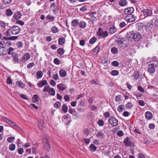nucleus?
I'll list each match as a JSON object with an SVG mask.
<instances>
[{
    "label": "nucleus",
    "mask_w": 158,
    "mask_h": 158,
    "mask_svg": "<svg viewBox=\"0 0 158 158\" xmlns=\"http://www.w3.org/2000/svg\"><path fill=\"white\" fill-rule=\"evenodd\" d=\"M18 36H12L10 37H3L2 39V41H0V45L9 47L11 45V43L9 40H14L17 39Z\"/></svg>",
    "instance_id": "f257e3e1"
},
{
    "label": "nucleus",
    "mask_w": 158,
    "mask_h": 158,
    "mask_svg": "<svg viewBox=\"0 0 158 158\" xmlns=\"http://www.w3.org/2000/svg\"><path fill=\"white\" fill-rule=\"evenodd\" d=\"M158 66V61H152L149 63L148 66V71L151 73H154L156 71L155 69Z\"/></svg>",
    "instance_id": "f03ea898"
},
{
    "label": "nucleus",
    "mask_w": 158,
    "mask_h": 158,
    "mask_svg": "<svg viewBox=\"0 0 158 158\" xmlns=\"http://www.w3.org/2000/svg\"><path fill=\"white\" fill-rule=\"evenodd\" d=\"M116 41L120 48H126L129 45V42L126 41L125 39L123 37H118Z\"/></svg>",
    "instance_id": "7ed1b4c3"
},
{
    "label": "nucleus",
    "mask_w": 158,
    "mask_h": 158,
    "mask_svg": "<svg viewBox=\"0 0 158 158\" xmlns=\"http://www.w3.org/2000/svg\"><path fill=\"white\" fill-rule=\"evenodd\" d=\"M97 34L100 37L104 38L107 37L108 35V32L107 31H103L101 27H99L98 31L97 32Z\"/></svg>",
    "instance_id": "20e7f679"
},
{
    "label": "nucleus",
    "mask_w": 158,
    "mask_h": 158,
    "mask_svg": "<svg viewBox=\"0 0 158 158\" xmlns=\"http://www.w3.org/2000/svg\"><path fill=\"white\" fill-rule=\"evenodd\" d=\"M12 34L16 35L19 33L20 31V28L18 26H14L10 27Z\"/></svg>",
    "instance_id": "39448f33"
},
{
    "label": "nucleus",
    "mask_w": 158,
    "mask_h": 158,
    "mask_svg": "<svg viewBox=\"0 0 158 158\" xmlns=\"http://www.w3.org/2000/svg\"><path fill=\"white\" fill-rule=\"evenodd\" d=\"M109 123L112 126H116L118 123V120L114 117H110L109 119Z\"/></svg>",
    "instance_id": "423d86ee"
},
{
    "label": "nucleus",
    "mask_w": 158,
    "mask_h": 158,
    "mask_svg": "<svg viewBox=\"0 0 158 158\" xmlns=\"http://www.w3.org/2000/svg\"><path fill=\"white\" fill-rule=\"evenodd\" d=\"M141 12L143 13L144 15L148 16H151L152 14V10L148 9L142 10Z\"/></svg>",
    "instance_id": "0eeeda50"
},
{
    "label": "nucleus",
    "mask_w": 158,
    "mask_h": 158,
    "mask_svg": "<svg viewBox=\"0 0 158 158\" xmlns=\"http://www.w3.org/2000/svg\"><path fill=\"white\" fill-rule=\"evenodd\" d=\"M134 10V8L133 7H128L125 9L124 13L125 14L131 15V14L133 12Z\"/></svg>",
    "instance_id": "6e6552de"
},
{
    "label": "nucleus",
    "mask_w": 158,
    "mask_h": 158,
    "mask_svg": "<svg viewBox=\"0 0 158 158\" xmlns=\"http://www.w3.org/2000/svg\"><path fill=\"white\" fill-rule=\"evenodd\" d=\"M141 35L138 32L134 33L133 31V39L135 41L139 40L141 38Z\"/></svg>",
    "instance_id": "1a4fd4ad"
},
{
    "label": "nucleus",
    "mask_w": 158,
    "mask_h": 158,
    "mask_svg": "<svg viewBox=\"0 0 158 158\" xmlns=\"http://www.w3.org/2000/svg\"><path fill=\"white\" fill-rule=\"evenodd\" d=\"M126 20L127 22H133L135 20V18L133 15H130L126 17Z\"/></svg>",
    "instance_id": "9d476101"
},
{
    "label": "nucleus",
    "mask_w": 158,
    "mask_h": 158,
    "mask_svg": "<svg viewBox=\"0 0 158 158\" xmlns=\"http://www.w3.org/2000/svg\"><path fill=\"white\" fill-rule=\"evenodd\" d=\"M124 143H125V145L127 147L131 146L132 144L130 138L128 137H127L124 139Z\"/></svg>",
    "instance_id": "9b49d317"
},
{
    "label": "nucleus",
    "mask_w": 158,
    "mask_h": 158,
    "mask_svg": "<svg viewBox=\"0 0 158 158\" xmlns=\"http://www.w3.org/2000/svg\"><path fill=\"white\" fill-rule=\"evenodd\" d=\"M133 31L127 32L126 34V38L130 41L132 40L133 39Z\"/></svg>",
    "instance_id": "f8f14e48"
},
{
    "label": "nucleus",
    "mask_w": 158,
    "mask_h": 158,
    "mask_svg": "<svg viewBox=\"0 0 158 158\" xmlns=\"http://www.w3.org/2000/svg\"><path fill=\"white\" fill-rule=\"evenodd\" d=\"M38 126L40 130H43L44 127V121L41 119H40L38 120Z\"/></svg>",
    "instance_id": "ddd939ff"
},
{
    "label": "nucleus",
    "mask_w": 158,
    "mask_h": 158,
    "mask_svg": "<svg viewBox=\"0 0 158 158\" xmlns=\"http://www.w3.org/2000/svg\"><path fill=\"white\" fill-rule=\"evenodd\" d=\"M5 47L0 45V56H4L6 55L7 52L8 50L6 51L4 49Z\"/></svg>",
    "instance_id": "4468645a"
},
{
    "label": "nucleus",
    "mask_w": 158,
    "mask_h": 158,
    "mask_svg": "<svg viewBox=\"0 0 158 158\" xmlns=\"http://www.w3.org/2000/svg\"><path fill=\"white\" fill-rule=\"evenodd\" d=\"M145 117L148 120H150L153 117L152 113L150 111H147L145 113Z\"/></svg>",
    "instance_id": "2eb2a0df"
},
{
    "label": "nucleus",
    "mask_w": 158,
    "mask_h": 158,
    "mask_svg": "<svg viewBox=\"0 0 158 158\" xmlns=\"http://www.w3.org/2000/svg\"><path fill=\"white\" fill-rule=\"evenodd\" d=\"M48 82L46 80L41 81L40 82L37 83V85L40 87H42L44 85H48Z\"/></svg>",
    "instance_id": "dca6fc26"
},
{
    "label": "nucleus",
    "mask_w": 158,
    "mask_h": 158,
    "mask_svg": "<svg viewBox=\"0 0 158 158\" xmlns=\"http://www.w3.org/2000/svg\"><path fill=\"white\" fill-rule=\"evenodd\" d=\"M11 56L13 58V60L14 62H16L18 61V54L15 52H12Z\"/></svg>",
    "instance_id": "f3484780"
},
{
    "label": "nucleus",
    "mask_w": 158,
    "mask_h": 158,
    "mask_svg": "<svg viewBox=\"0 0 158 158\" xmlns=\"http://www.w3.org/2000/svg\"><path fill=\"white\" fill-rule=\"evenodd\" d=\"M79 24L78 20L77 19L73 20L71 23V26L73 27H77Z\"/></svg>",
    "instance_id": "a211bd4d"
},
{
    "label": "nucleus",
    "mask_w": 158,
    "mask_h": 158,
    "mask_svg": "<svg viewBox=\"0 0 158 158\" xmlns=\"http://www.w3.org/2000/svg\"><path fill=\"white\" fill-rule=\"evenodd\" d=\"M59 75L61 77H65L67 75L66 72L64 69H61L59 72Z\"/></svg>",
    "instance_id": "6ab92c4d"
},
{
    "label": "nucleus",
    "mask_w": 158,
    "mask_h": 158,
    "mask_svg": "<svg viewBox=\"0 0 158 158\" xmlns=\"http://www.w3.org/2000/svg\"><path fill=\"white\" fill-rule=\"evenodd\" d=\"M46 141L45 143H44V146L46 150L48 152L50 151L51 148V146L49 144L48 142H47Z\"/></svg>",
    "instance_id": "aec40b11"
},
{
    "label": "nucleus",
    "mask_w": 158,
    "mask_h": 158,
    "mask_svg": "<svg viewBox=\"0 0 158 158\" xmlns=\"http://www.w3.org/2000/svg\"><path fill=\"white\" fill-rule=\"evenodd\" d=\"M127 2L126 0H120L119 2V5L121 6H124L127 5Z\"/></svg>",
    "instance_id": "412c9836"
},
{
    "label": "nucleus",
    "mask_w": 158,
    "mask_h": 158,
    "mask_svg": "<svg viewBox=\"0 0 158 158\" xmlns=\"http://www.w3.org/2000/svg\"><path fill=\"white\" fill-rule=\"evenodd\" d=\"M21 16L22 15L21 13L20 12L18 11L14 15L13 17L15 19H19L21 18Z\"/></svg>",
    "instance_id": "4be33fe9"
},
{
    "label": "nucleus",
    "mask_w": 158,
    "mask_h": 158,
    "mask_svg": "<svg viewBox=\"0 0 158 158\" xmlns=\"http://www.w3.org/2000/svg\"><path fill=\"white\" fill-rule=\"evenodd\" d=\"M80 28L82 29L85 28L86 26V23L84 21L80 22L79 24Z\"/></svg>",
    "instance_id": "5701e85b"
},
{
    "label": "nucleus",
    "mask_w": 158,
    "mask_h": 158,
    "mask_svg": "<svg viewBox=\"0 0 158 158\" xmlns=\"http://www.w3.org/2000/svg\"><path fill=\"white\" fill-rule=\"evenodd\" d=\"M64 51L63 49L60 48L57 50V53L60 56H61L64 54Z\"/></svg>",
    "instance_id": "b1692460"
},
{
    "label": "nucleus",
    "mask_w": 158,
    "mask_h": 158,
    "mask_svg": "<svg viewBox=\"0 0 158 158\" xmlns=\"http://www.w3.org/2000/svg\"><path fill=\"white\" fill-rule=\"evenodd\" d=\"M65 39L63 37H60L58 40V44L59 45H63L65 43Z\"/></svg>",
    "instance_id": "393cba45"
},
{
    "label": "nucleus",
    "mask_w": 158,
    "mask_h": 158,
    "mask_svg": "<svg viewBox=\"0 0 158 158\" xmlns=\"http://www.w3.org/2000/svg\"><path fill=\"white\" fill-rule=\"evenodd\" d=\"M43 74V73L42 71H37L36 73V76L37 77V79H38L41 78L42 77Z\"/></svg>",
    "instance_id": "a878e982"
},
{
    "label": "nucleus",
    "mask_w": 158,
    "mask_h": 158,
    "mask_svg": "<svg viewBox=\"0 0 158 158\" xmlns=\"http://www.w3.org/2000/svg\"><path fill=\"white\" fill-rule=\"evenodd\" d=\"M117 31V28L113 26L110 27L109 30L110 33V34H113L115 33Z\"/></svg>",
    "instance_id": "bb28decb"
},
{
    "label": "nucleus",
    "mask_w": 158,
    "mask_h": 158,
    "mask_svg": "<svg viewBox=\"0 0 158 158\" xmlns=\"http://www.w3.org/2000/svg\"><path fill=\"white\" fill-rule=\"evenodd\" d=\"M139 76V72L138 71H135L133 74V77L134 79L137 80Z\"/></svg>",
    "instance_id": "cd10ccee"
},
{
    "label": "nucleus",
    "mask_w": 158,
    "mask_h": 158,
    "mask_svg": "<svg viewBox=\"0 0 158 158\" xmlns=\"http://www.w3.org/2000/svg\"><path fill=\"white\" fill-rule=\"evenodd\" d=\"M89 148L91 152H94L96 150L97 147L94 144H91L90 145Z\"/></svg>",
    "instance_id": "c85d7f7f"
},
{
    "label": "nucleus",
    "mask_w": 158,
    "mask_h": 158,
    "mask_svg": "<svg viewBox=\"0 0 158 158\" xmlns=\"http://www.w3.org/2000/svg\"><path fill=\"white\" fill-rule=\"evenodd\" d=\"M111 51L113 54H116L118 53V49L116 47H113L111 48Z\"/></svg>",
    "instance_id": "c756f323"
},
{
    "label": "nucleus",
    "mask_w": 158,
    "mask_h": 158,
    "mask_svg": "<svg viewBox=\"0 0 158 158\" xmlns=\"http://www.w3.org/2000/svg\"><path fill=\"white\" fill-rule=\"evenodd\" d=\"M39 96L35 94L33 96L32 100L34 102H36L39 100Z\"/></svg>",
    "instance_id": "7c9ffc66"
},
{
    "label": "nucleus",
    "mask_w": 158,
    "mask_h": 158,
    "mask_svg": "<svg viewBox=\"0 0 158 158\" xmlns=\"http://www.w3.org/2000/svg\"><path fill=\"white\" fill-rule=\"evenodd\" d=\"M58 88L61 91H63L65 89L64 85L63 84L61 83L57 85Z\"/></svg>",
    "instance_id": "2f4dec72"
},
{
    "label": "nucleus",
    "mask_w": 158,
    "mask_h": 158,
    "mask_svg": "<svg viewBox=\"0 0 158 158\" xmlns=\"http://www.w3.org/2000/svg\"><path fill=\"white\" fill-rule=\"evenodd\" d=\"M16 84V85H18L20 88H23L25 86L24 84L22 82H21V81H17Z\"/></svg>",
    "instance_id": "473e14b6"
},
{
    "label": "nucleus",
    "mask_w": 158,
    "mask_h": 158,
    "mask_svg": "<svg viewBox=\"0 0 158 158\" xmlns=\"http://www.w3.org/2000/svg\"><path fill=\"white\" fill-rule=\"evenodd\" d=\"M30 58V55L28 53H25L23 56V59L25 60H27Z\"/></svg>",
    "instance_id": "72a5a7b5"
},
{
    "label": "nucleus",
    "mask_w": 158,
    "mask_h": 158,
    "mask_svg": "<svg viewBox=\"0 0 158 158\" xmlns=\"http://www.w3.org/2000/svg\"><path fill=\"white\" fill-rule=\"evenodd\" d=\"M96 14V12H91L90 14V16L91 18V19L93 20H96V17L95 15Z\"/></svg>",
    "instance_id": "f704fd0d"
},
{
    "label": "nucleus",
    "mask_w": 158,
    "mask_h": 158,
    "mask_svg": "<svg viewBox=\"0 0 158 158\" xmlns=\"http://www.w3.org/2000/svg\"><path fill=\"white\" fill-rule=\"evenodd\" d=\"M12 11L11 9H8L6 10V14L7 16H10L12 15Z\"/></svg>",
    "instance_id": "c9c22d12"
},
{
    "label": "nucleus",
    "mask_w": 158,
    "mask_h": 158,
    "mask_svg": "<svg viewBox=\"0 0 158 158\" xmlns=\"http://www.w3.org/2000/svg\"><path fill=\"white\" fill-rule=\"evenodd\" d=\"M61 103L60 102H56L54 104V107L58 109H59L61 107Z\"/></svg>",
    "instance_id": "e433bc0d"
},
{
    "label": "nucleus",
    "mask_w": 158,
    "mask_h": 158,
    "mask_svg": "<svg viewBox=\"0 0 158 158\" xmlns=\"http://www.w3.org/2000/svg\"><path fill=\"white\" fill-rule=\"evenodd\" d=\"M52 31L54 33H57L58 31V29L55 26H53L51 28Z\"/></svg>",
    "instance_id": "4c0bfd02"
},
{
    "label": "nucleus",
    "mask_w": 158,
    "mask_h": 158,
    "mask_svg": "<svg viewBox=\"0 0 158 158\" xmlns=\"http://www.w3.org/2000/svg\"><path fill=\"white\" fill-rule=\"evenodd\" d=\"M48 92L50 94L53 96L55 94V90L53 88H51Z\"/></svg>",
    "instance_id": "58836bf2"
},
{
    "label": "nucleus",
    "mask_w": 158,
    "mask_h": 158,
    "mask_svg": "<svg viewBox=\"0 0 158 158\" xmlns=\"http://www.w3.org/2000/svg\"><path fill=\"white\" fill-rule=\"evenodd\" d=\"M46 19L48 20H50L53 21L55 19V17L52 15H48L46 17Z\"/></svg>",
    "instance_id": "ea45409f"
},
{
    "label": "nucleus",
    "mask_w": 158,
    "mask_h": 158,
    "mask_svg": "<svg viewBox=\"0 0 158 158\" xmlns=\"http://www.w3.org/2000/svg\"><path fill=\"white\" fill-rule=\"evenodd\" d=\"M110 74L113 76H117L118 74V72L117 70H112L110 72Z\"/></svg>",
    "instance_id": "a19ab883"
},
{
    "label": "nucleus",
    "mask_w": 158,
    "mask_h": 158,
    "mask_svg": "<svg viewBox=\"0 0 158 158\" xmlns=\"http://www.w3.org/2000/svg\"><path fill=\"white\" fill-rule=\"evenodd\" d=\"M62 109L64 113H66L68 111V106L65 104H64L62 106Z\"/></svg>",
    "instance_id": "79ce46f5"
},
{
    "label": "nucleus",
    "mask_w": 158,
    "mask_h": 158,
    "mask_svg": "<svg viewBox=\"0 0 158 158\" xmlns=\"http://www.w3.org/2000/svg\"><path fill=\"white\" fill-rule=\"evenodd\" d=\"M96 38L94 36L90 39L89 40V43L91 44H93L96 41Z\"/></svg>",
    "instance_id": "37998d69"
},
{
    "label": "nucleus",
    "mask_w": 158,
    "mask_h": 158,
    "mask_svg": "<svg viewBox=\"0 0 158 158\" xmlns=\"http://www.w3.org/2000/svg\"><path fill=\"white\" fill-rule=\"evenodd\" d=\"M124 107V105L122 104L121 105H119L118 107L117 110H118L119 112H121L123 110V109Z\"/></svg>",
    "instance_id": "c03bdc74"
},
{
    "label": "nucleus",
    "mask_w": 158,
    "mask_h": 158,
    "mask_svg": "<svg viewBox=\"0 0 158 158\" xmlns=\"http://www.w3.org/2000/svg\"><path fill=\"white\" fill-rule=\"evenodd\" d=\"M9 149L12 151H14L15 148V145L13 143L11 144L9 146Z\"/></svg>",
    "instance_id": "a18cd8bd"
},
{
    "label": "nucleus",
    "mask_w": 158,
    "mask_h": 158,
    "mask_svg": "<svg viewBox=\"0 0 158 158\" xmlns=\"http://www.w3.org/2000/svg\"><path fill=\"white\" fill-rule=\"evenodd\" d=\"M104 133L101 131L98 132L96 135L98 137H102L104 136Z\"/></svg>",
    "instance_id": "49530a36"
},
{
    "label": "nucleus",
    "mask_w": 158,
    "mask_h": 158,
    "mask_svg": "<svg viewBox=\"0 0 158 158\" xmlns=\"http://www.w3.org/2000/svg\"><path fill=\"white\" fill-rule=\"evenodd\" d=\"M15 138L11 136L8 137L7 139V141L8 143H10L13 142L15 140Z\"/></svg>",
    "instance_id": "de8ad7c7"
},
{
    "label": "nucleus",
    "mask_w": 158,
    "mask_h": 158,
    "mask_svg": "<svg viewBox=\"0 0 158 158\" xmlns=\"http://www.w3.org/2000/svg\"><path fill=\"white\" fill-rule=\"evenodd\" d=\"M16 45L18 48H21L23 47V44L20 41L18 42L17 43Z\"/></svg>",
    "instance_id": "09e8293b"
},
{
    "label": "nucleus",
    "mask_w": 158,
    "mask_h": 158,
    "mask_svg": "<svg viewBox=\"0 0 158 158\" xmlns=\"http://www.w3.org/2000/svg\"><path fill=\"white\" fill-rule=\"evenodd\" d=\"M98 124L99 126L102 127L104 125V122L103 120L100 119L98 121Z\"/></svg>",
    "instance_id": "8fccbe9b"
},
{
    "label": "nucleus",
    "mask_w": 158,
    "mask_h": 158,
    "mask_svg": "<svg viewBox=\"0 0 158 158\" xmlns=\"http://www.w3.org/2000/svg\"><path fill=\"white\" fill-rule=\"evenodd\" d=\"M50 88L49 85L45 86L43 89V91L44 92H48Z\"/></svg>",
    "instance_id": "3c124183"
},
{
    "label": "nucleus",
    "mask_w": 158,
    "mask_h": 158,
    "mask_svg": "<svg viewBox=\"0 0 158 158\" xmlns=\"http://www.w3.org/2000/svg\"><path fill=\"white\" fill-rule=\"evenodd\" d=\"M112 64L114 66L117 67L119 65V63L117 61H114L112 63Z\"/></svg>",
    "instance_id": "603ef678"
},
{
    "label": "nucleus",
    "mask_w": 158,
    "mask_h": 158,
    "mask_svg": "<svg viewBox=\"0 0 158 158\" xmlns=\"http://www.w3.org/2000/svg\"><path fill=\"white\" fill-rule=\"evenodd\" d=\"M11 33V31L10 28L8 29L6 32V34L7 36H10L11 35L10 33Z\"/></svg>",
    "instance_id": "864d4df0"
},
{
    "label": "nucleus",
    "mask_w": 158,
    "mask_h": 158,
    "mask_svg": "<svg viewBox=\"0 0 158 158\" xmlns=\"http://www.w3.org/2000/svg\"><path fill=\"white\" fill-rule=\"evenodd\" d=\"M54 63L56 64L59 65L60 64V60L57 58H55L54 60Z\"/></svg>",
    "instance_id": "5fc2aeb1"
},
{
    "label": "nucleus",
    "mask_w": 158,
    "mask_h": 158,
    "mask_svg": "<svg viewBox=\"0 0 158 158\" xmlns=\"http://www.w3.org/2000/svg\"><path fill=\"white\" fill-rule=\"evenodd\" d=\"M34 65L35 63L34 62H31L28 64L27 65V67L28 69H30Z\"/></svg>",
    "instance_id": "6e6d98bb"
},
{
    "label": "nucleus",
    "mask_w": 158,
    "mask_h": 158,
    "mask_svg": "<svg viewBox=\"0 0 158 158\" xmlns=\"http://www.w3.org/2000/svg\"><path fill=\"white\" fill-rule=\"evenodd\" d=\"M84 132L85 134L87 136H88L90 132L89 131V130L88 129L86 128L84 130Z\"/></svg>",
    "instance_id": "4d7b16f0"
},
{
    "label": "nucleus",
    "mask_w": 158,
    "mask_h": 158,
    "mask_svg": "<svg viewBox=\"0 0 158 158\" xmlns=\"http://www.w3.org/2000/svg\"><path fill=\"white\" fill-rule=\"evenodd\" d=\"M127 24L125 23L124 22H123L120 23L119 24V26L121 28H123L125 27L126 25Z\"/></svg>",
    "instance_id": "13d9d810"
},
{
    "label": "nucleus",
    "mask_w": 158,
    "mask_h": 158,
    "mask_svg": "<svg viewBox=\"0 0 158 158\" xmlns=\"http://www.w3.org/2000/svg\"><path fill=\"white\" fill-rule=\"evenodd\" d=\"M3 2L5 4H11L12 0H2Z\"/></svg>",
    "instance_id": "bf43d9fd"
},
{
    "label": "nucleus",
    "mask_w": 158,
    "mask_h": 158,
    "mask_svg": "<svg viewBox=\"0 0 158 158\" xmlns=\"http://www.w3.org/2000/svg\"><path fill=\"white\" fill-rule=\"evenodd\" d=\"M121 96L120 95H118V96H117L115 98V99L116 101V102H119L121 101Z\"/></svg>",
    "instance_id": "052dcab7"
},
{
    "label": "nucleus",
    "mask_w": 158,
    "mask_h": 158,
    "mask_svg": "<svg viewBox=\"0 0 158 158\" xmlns=\"http://www.w3.org/2000/svg\"><path fill=\"white\" fill-rule=\"evenodd\" d=\"M14 50V49L12 47L9 48L8 49V54L12 55V53L13 52H12Z\"/></svg>",
    "instance_id": "680f3d73"
},
{
    "label": "nucleus",
    "mask_w": 158,
    "mask_h": 158,
    "mask_svg": "<svg viewBox=\"0 0 158 158\" xmlns=\"http://www.w3.org/2000/svg\"><path fill=\"white\" fill-rule=\"evenodd\" d=\"M87 9V7L86 6H84L80 8V10L83 12H84Z\"/></svg>",
    "instance_id": "e2e57ef3"
},
{
    "label": "nucleus",
    "mask_w": 158,
    "mask_h": 158,
    "mask_svg": "<svg viewBox=\"0 0 158 158\" xmlns=\"http://www.w3.org/2000/svg\"><path fill=\"white\" fill-rule=\"evenodd\" d=\"M148 127L150 129H153L155 128V125L152 123H150L148 125Z\"/></svg>",
    "instance_id": "0e129e2a"
},
{
    "label": "nucleus",
    "mask_w": 158,
    "mask_h": 158,
    "mask_svg": "<svg viewBox=\"0 0 158 158\" xmlns=\"http://www.w3.org/2000/svg\"><path fill=\"white\" fill-rule=\"evenodd\" d=\"M138 89L140 92L144 93L145 91L144 89L141 86H139L138 87Z\"/></svg>",
    "instance_id": "69168bd1"
},
{
    "label": "nucleus",
    "mask_w": 158,
    "mask_h": 158,
    "mask_svg": "<svg viewBox=\"0 0 158 158\" xmlns=\"http://www.w3.org/2000/svg\"><path fill=\"white\" fill-rule=\"evenodd\" d=\"M18 152L19 154H23L24 152V150L23 148H19L18 150Z\"/></svg>",
    "instance_id": "338daca9"
},
{
    "label": "nucleus",
    "mask_w": 158,
    "mask_h": 158,
    "mask_svg": "<svg viewBox=\"0 0 158 158\" xmlns=\"http://www.w3.org/2000/svg\"><path fill=\"white\" fill-rule=\"evenodd\" d=\"M52 78L55 80H57L59 79V76L57 73L53 75Z\"/></svg>",
    "instance_id": "774afa93"
}]
</instances>
